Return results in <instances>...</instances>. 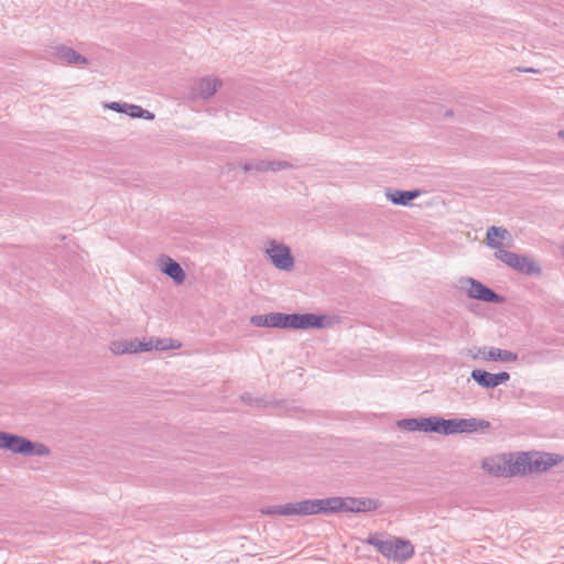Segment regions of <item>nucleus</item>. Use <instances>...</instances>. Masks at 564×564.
I'll use <instances>...</instances> for the list:
<instances>
[{
	"instance_id": "29",
	"label": "nucleus",
	"mask_w": 564,
	"mask_h": 564,
	"mask_svg": "<svg viewBox=\"0 0 564 564\" xmlns=\"http://www.w3.org/2000/svg\"><path fill=\"white\" fill-rule=\"evenodd\" d=\"M169 339L170 338H150L147 343H152V350H166L169 349V346H171V344H169Z\"/></svg>"
},
{
	"instance_id": "21",
	"label": "nucleus",
	"mask_w": 564,
	"mask_h": 564,
	"mask_svg": "<svg viewBox=\"0 0 564 564\" xmlns=\"http://www.w3.org/2000/svg\"><path fill=\"white\" fill-rule=\"evenodd\" d=\"M123 113L128 115L131 118H141V119H145V120H153L155 117L153 112H150L149 110L143 109L141 106L127 104V102L124 105Z\"/></svg>"
},
{
	"instance_id": "8",
	"label": "nucleus",
	"mask_w": 564,
	"mask_h": 564,
	"mask_svg": "<svg viewBox=\"0 0 564 564\" xmlns=\"http://www.w3.org/2000/svg\"><path fill=\"white\" fill-rule=\"evenodd\" d=\"M50 53L53 57L63 64L82 65L88 63V59L85 56L77 53L74 48L63 44L51 46Z\"/></svg>"
},
{
	"instance_id": "34",
	"label": "nucleus",
	"mask_w": 564,
	"mask_h": 564,
	"mask_svg": "<svg viewBox=\"0 0 564 564\" xmlns=\"http://www.w3.org/2000/svg\"><path fill=\"white\" fill-rule=\"evenodd\" d=\"M169 344H171V346H169V349H177L181 347V343L175 341L173 339H169Z\"/></svg>"
},
{
	"instance_id": "6",
	"label": "nucleus",
	"mask_w": 564,
	"mask_h": 564,
	"mask_svg": "<svg viewBox=\"0 0 564 564\" xmlns=\"http://www.w3.org/2000/svg\"><path fill=\"white\" fill-rule=\"evenodd\" d=\"M466 283L468 284L466 293L469 299L494 304H502L506 301L502 295L496 293L494 290L486 286L478 280L468 278Z\"/></svg>"
},
{
	"instance_id": "22",
	"label": "nucleus",
	"mask_w": 564,
	"mask_h": 564,
	"mask_svg": "<svg viewBox=\"0 0 564 564\" xmlns=\"http://www.w3.org/2000/svg\"><path fill=\"white\" fill-rule=\"evenodd\" d=\"M126 354H137L152 350V343H147V340H139L138 338H133L130 340H126Z\"/></svg>"
},
{
	"instance_id": "20",
	"label": "nucleus",
	"mask_w": 564,
	"mask_h": 564,
	"mask_svg": "<svg viewBox=\"0 0 564 564\" xmlns=\"http://www.w3.org/2000/svg\"><path fill=\"white\" fill-rule=\"evenodd\" d=\"M470 378L481 388L494 389L496 388L495 375L482 369H474Z\"/></svg>"
},
{
	"instance_id": "26",
	"label": "nucleus",
	"mask_w": 564,
	"mask_h": 564,
	"mask_svg": "<svg viewBox=\"0 0 564 564\" xmlns=\"http://www.w3.org/2000/svg\"><path fill=\"white\" fill-rule=\"evenodd\" d=\"M265 166H267L265 160H253V161L246 162V163L241 164V169L246 173H250V172L263 173V172H267Z\"/></svg>"
},
{
	"instance_id": "7",
	"label": "nucleus",
	"mask_w": 564,
	"mask_h": 564,
	"mask_svg": "<svg viewBox=\"0 0 564 564\" xmlns=\"http://www.w3.org/2000/svg\"><path fill=\"white\" fill-rule=\"evenodd\" d=\"M223 86V80L214 76H204L195 80L192 93L203 100L212 98Z\"/></svg>"
},
{
	"instance_id": "14",
	"label": "nucleus",
	"mask_w": 564,
	"mask_h": 564,
	"mask_svg": "<svg viewBox=\"0 0 564 564\" xmlns=\"http://www.w3.org/2000/svg\"><path fill=\"white\" fill-rule=\"evenodd\" d=\"M387 197L394 204L401 206H408L411 202L421 195V191H402V189H390L388 188Z\"/></svg>"
},
{
	"instance_id": "31",
	"label": "nucleus",
	"mask_w": 564,
	"mask_h": 564,
	"mask_svg": "<svg viewBox=\"0 0 564 564\" xmlns=\"http://www.w3.org/2000/svg\"><path fill=\"white\" fill-rule=\"evenodd\" d=\"M495 375L496 387L506 383L510 379V375L507 371H501Z\"/></svg>"
},
{
	"instance_id": "16",
	"label": "nucleus",
	"mask_w": 564,
	"mask_h": 564,
	"mask_svg": "<svg viewBox=\"0 0 564 564\" xmlns=\"http://www.w3.org/2000/svg\"><path fill=\"white\" fill-rule=\"evenodd\" d=\"M513 270L527 275H540L542 272L541 265L533 259L527 256H518V264H514Z\"/></svg>"
},
{
	"instance_id": "10",
	"label": "nucleus",
	"mask_w": 564,
	"mask_h": 564,
	"mask_svg": "<svg viewBox=\"0 0 564 564\" xmlns=\"http://www.w3.org/2000/svg\"><path fill=\"white\" fill-rule=\"evenodd\" d=\"M531 473H543L562 462L557 454L531 453Z\"/></svg>"
},
{
	"instance_id": "12",
	"label": "nucleus",
	"mask_w": 564,
	"mask_h": 564,
	"mask_svg": "<svg viewBox=\"0 0 564 564\" xmlns=\"http://www.w3.org/2000/svg\"><path fill=\"white\" fill-rule=\"evenodd\" d=\"M531 453H522L514 460H507L508 476L525 475L531 473Z\"/></svg>"
},
{
	"instance_id": "36",
	"label": "nucleus",
	"mask_w": 564,
	"mask_h": 564,
	"mask_svg": "<svg viewBox=\"0 0 564 564\" xmlns=\"http://www.w3.org/2000/svg\"><path fill=\"white\" fill-rule=\"evenodd\" d=\"M520 70H521V72H525V73H539V70H538V69L532 68V67H530V68H523V69H520Z\"/></svg>"
},
{
	"instance_id": "24",
	"label": "nucleus",
	"mask_w": 564,
	"mask_h": 564,
	"mask_svg": "<svg viewBox=\"0 0 564 564\" xmlns=\"http://www.w3.org/2000/svg\"><path fill=\"white\" fill-rule=\"evenodd\" d=\"M518 253L503 248H498V250L495 251V257L512 269L514 264H518Z\"/></svg>"
},
{
	"instance_id": "33",
	"label": "nucleus",
	"mask_w": 564,
	"mask_h": 564,
	"mask_svg": "<svg viewBox=\"0 0 564 564\" xmlns=\"http://www.w3.org/2000/svg\"><path fill=\"white\" fill-rule=\"evenodd\" d=\"M487 351H488V348H487V347L479 348V349H478V351H477V354H473V355H471V357H473L474 359H476V358H481V359H482V356H484V355H487Z\"/></svg>"
},
{
	"instance_id": "19",
	"label": "nucleus",
	"mask_w": 564,
	"mask_h": 564,
	"mask_svg": "<svg viewBox=\"0 0 564 564\" xmlns=\"http://www.w3.org/2000/svg\"><path fill=\"white\" fill-rule=\"evenodd\" d=\"M459 433H473L479 430H486L490 426V422L482 419H458Z\"/></svg>"
},
{
	"instance_id": "38",
	"label": "nucleus",
	"mask_w": 564,
	"mask_h": 564,
	"mask_svg": "<svg viewBox=\"0 0 564 564\" xmlns=\"http://www.w3.org/2000/svg\"><path fill=\"white\" fill-rule=\"evenodd\" d=\"M445 116H453V111L452 110H446Z\"/></svg>"
},
{
	"instance_id": "3",
	"label": "nucleus",
	"mask_w": 564,
	"mask_h": 564,
	"mask_svg": "<svg viewBox=\"0 0 564 564\" xmlns=\"http://www.w3.org/2000/svg\"><path fill=\"white\" fill-rule=\"evenodd\" d=\"M2 449L24 456H47L51 453L45 444L9 432H6Z\"/></svg>"
},
{
	"instance_id": "30",
	"label": "nucleus",
	"mask_w": 564,
	"mask_h": 564,
	"mask_svg": "<svg viewBox=\"0 0 564 564\" xmlns=\"http://www.w3.org/2000/svg\"><path fill=\"white\" fill-rule=\"evenodd\" d=\"M126 340H115L109 345V349L115 355H124L126 354Z\"/></svg>"
},
{
	"instance_id": "23",
	"label": "nucleus",
	"mask_w": 564,
	"mask_h": 564,
	"mask_svg": "<svg viewBox=\"0 0 564 564\" xmlns=\"http://www.w3.org/2000/svg\"><path fill=\"white\" fill-rule=\"evenodd\" d=\"M274 328L295 329V316L292 314L274 312Z\"/></svg>"
},
{
	"instance_id": "2",
	"label": "nucleus",
	"mask_w": 564,
	"mask_h": 564,
	"mask_svg": "<svg viewBox=\"0 0 564 564\" xmlns=\"http://www.w3.org/2000/svg\"><path fill=\"white\" fill-rule=\"evenodd\" d=\"M367 543L375 546L384 557L397 562H405L414 555L412 543L400 538L383 541L377 535H370Z\"/></svg>"
},
{
	"instance_id": "1",
	"label": "nucleus",
	"mask_w": 564,
	"mask_h": 564,
	"mask_svg": "<svg viewBox=\"0 0 564 564\" xmlns=\"http://www.w3.org/2000/svg\"><path fill=\"white\" fill-rule=\"evenodd\" d=\"M264 514L270 516H312L333 513L332 497L325 499H307L299 502L271 506L262 510Z\"/></svg>"
},
{
	"instance_id": "13",
	"label": "nucleus",
	"mask_w": 564,
	"mask_h": 564,
	"mask_svg": "<svg viewBox=\"0 0 564 564\" xmlns=\"http://www.w3.org/2000/svg\"><path fill=\"white\" fill-rule=\"evenodd\" d=\"M431 432L443 435H452L459 433L458 419H443L432 416Z\"/></svg>"
},
{
	"instance_id": "32",
	"label": "nucleus",
	"mask_w": 564,
	"mask_h": 564,
	"mask_svg": "<svg viewBox=\"0 0 564 564\" xmlns=\"http://www.w3.org/2000/svg\"><path fill=\"white\" fill-rule=\"evenodd\" d=\"M124 105H126V102L112 101V102L106 105V107L111 109V110H113V111L123 113L124 112Z\"/></svg>"
},
{
	"instance_id": "18",
	"label": "nucleus",
	"mask_w": 564,
	"mask_h": 564,
	"mask_svg": "<svg viewBox=\"0 0 564 564\" xmlns=\"http://www.w3.org/2000/svg\"><path fill=\"white\" fill-rule=\"evenodd\" d=\"M485 361H501L513 362L518 360V355L510 350H505L496 347L488 348L487 355L482 356Z\"/></svg>"
},
{
	"instance_id": "27",
	"label": "nucleus",
	"mask_w": 564,
	"mask_h": 564,
	"mask_svg": "<svg viewBox=\"0 0 564 564\" xmlns=\"http://www.w3.org/2000/svg\"><path fill=\"white\" fill-rule=\"evenodd\" d=\"M265 167L267 172H278L281 170L290 169L292 167V164L288 161H265Z\"/></svg>"
},
{
	"instance_id": "25",
	"label": "nucleus",
	"mask_w": 564,
	"mask_h": 564,
	"mask_svg": "<svg viewBox=\"0 0 564 564\" xmlns=\"http://www.w3.org/2000/svg\"><path fill=\"white\" fill-rule=\"evenodd\" d=\"M274 313L253 315L250 317V323L257 327L274 328Z\"/></svg>"
},
{
	"instance_id": "17",
	"label": "nucleus",
	"mask_w": 564,
	"mask_h": 564,
	"mask_svg": "<svg viewBox=\"0 0 564 564\" xmlns=\"http://www.w3.org/2000/svg\"><path fill=\"white\" fill-rule=\"evenodd\" d=\"M507 237H510V232L506 228L491 226L486 234L487 246L498 250V248H502V243L499 239H506Z\"/></svg>"
},
{
	"instance_id": "11",
	"label": "nucleus",
	"mask_w": 564,
	"mask_h": 564,
	"mask_svg": "<svg viewBox=\"0 0 564 564\" xmlns=\"http://www.w3.org/2000/svg\"><path fill=\"white\" fill-rule=\"evenodd\" d=\"M293 316H295V329L324 328L326 325L325 315L293 313Z\"/></svg>"
},
{
	"instance_id": "28",
	"label": "nucleus",
	"mask_w": 564,
	"mask_h": 564,
	"mask_svg": "<svg viewBox=\"0 0 564 564\" xmlns=\"http://www.w3.org/2000/svg\"><path fill=\"white\" fill-rule=\"evenodd\" d=\"M484 467L487 468L491 474L496 475V476H508L507 475V471H508V465H506V462L503 463V466H501L500 464H489V463H484Z\"/></svg>"
},
{
	"instance_id": "15",
	"label": "nucleus",
	"mask_w": 564,
	"mask_h": 564,
	"mask_svg": "<svg viewBox=\"0 0 564 564\" xmlns=\"http://www.w3.org/2000/svg\"><path fill=\"white\" fill-rule=\"evenodd\" d=\"M432 416L417 419H403L398 421V426L402 430L414 432H431Z\"/></svg>"
},
{
	"instance_id": "4",
	"label": "nucleus",
	"mask_w": 564,
	"mask_h": 564,
	"mask_svg": "<svg viewBox=\"0 0 564 564\" xmlns=\"http://www.w3.org/2000/svg\"><path fill=\"white\" fill-rule=\"evenodd\" d=\"M381 506L377 499L368 497H332L333 513L335 512H370Z\"/></svg>"
},
{
	"instance_id": "5",
	"label": "nucleus",
	"mask_w": 564,
	"mask_h": 564,
	"mask_svg": "<svg viewBox=\"0 0 564 564\" xmlns=\"http://www.w3.org/2000/svg\"><path fill=\"white\" fill-rule=\"evenodd\" d=\"M265 253L270 258L272 264L283 271H290L294 267V258L291 250L283 243H276L274 240L270 241V247L267 248Z\"/></svg>"
},
{
	"instance_id": "37",
	"label": "nucleus",
	"mask_w": 564,
	"mask_h": 564,
	"mask_svg": "<svg viewBox=\"0 0 564 564\" xmlns=\"http://www.w3.org/2000/svg\"><path fill=\"white\" fill-rule=\"evenodd\" d=\"M558 137H560V139H564V130L558 131Z\"/></svg>"
},
{
	"instance_id": "35",
	"label": "nucleus",
	"mask_w": 564,
	"mask_h": 564,
	"mask_svg": "<svg viewBox=\"0 0 564 564\" xmlns=\"http://www.w3.org/2000/svg\"><path fill=\"white\" fill-rule=\"evenodd\" d=\"M4 437H6V432L0 431V448L3 447Z\"/></svg>"
},
{
	"instance_id": "9",
	"label": "nucleus",
	"mask_w": 564,
	"mask_h": 564,
	"mask_svg": "<svg viewBox=\"0 0 564 564\" xmlns=\"http://www.w3.org/2000/svg\"><path fill=\"white\" fill-rule=\"evenodd\" d=\"M159 267L162 273L171 278L175 284L180 285L184 283L186 279L185 271L181 264L171 257L165 254L161 256Z\"/></svg>"
}]
</instances>
